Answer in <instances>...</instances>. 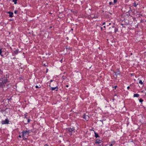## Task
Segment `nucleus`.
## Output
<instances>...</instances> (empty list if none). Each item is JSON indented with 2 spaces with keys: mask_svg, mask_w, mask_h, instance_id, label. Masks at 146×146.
Returning <instances> with one entry per match:
<instances>
[{
  "mask_svg": "<svg viewBox=\"0 0 146 146\" xmlns=\"http://www.w3.org/2000/svg\"><path fill=\"white\" fill-rule=\"evenodd\" d=\"M71 30H73V29H71Z\"/></svg>",
  "mask_w": 146,
  "mask_h": 146,
  "instance_id": "obj_37",
  "label": "nucleus"
},
{
  "mask_svg": "<svg viewBox=\"0 0 146 146\" xmlns=\"http://www.w3.org/2000/svg\"><path fill=\"white\" fill-rule=\"evenodd\" d=\"M130 88V87L129 86H128L127 87V89H129V88Z\"/></svg>",
  "mask_w": 146,
  "mask_h": 146,
  "instance_id": "obj_28",
  "label": "nucleus"
},
{
  "mask_svg": "<svg viewBox=\"0 0 146 146\" xmlns=\"http://www.w3.org/2000/svg\"><path fill=\"white\" fill-rule=\"evenodd\" d=\"M111 24V23H108V24H107V26H109V25H110Z\"/></svg>",
  "mask_w": 146,
  "mask_h": 146,
  "instance_id": "obj_19",
  "label": "nucleus"
},
{
  "mask_svg": "<svg viewBox=\"0 0 146 146\" xmlns=\"http://www.w3.org/2000/svg\"><path fill=\"white\" fill-rule=\"evenodd\" d=\"M17 0H13V1L14 2L15 4H16L17 3Z\"/></svg>",
  "mask_w": 146,
  "mask_h": 146,
  "instance_id": "obj_10",
  "label": "nucleus"
},
{
  "mask_svg": "<svg viewBox=\"0 0 146 146\" xmlns=\"http://www.w3.org/2000/svg\"><path fill=\"white\" fill-rule=\"evenodd\" d=\"M51 86H52V84H50L49 85V86L50 87H51V89L52 90H54L56 88L58 89V87H57V86L54 87H52Z\"/></svg>",
  "mask_w": 146,
  "mask_h": 146,
  "instance_id": "obj_6",
  "label": "nucleus"
},
{
  "mask_svg": "<svg viewBox=\"0 0 146 146\" xmlns=\"http://www.w3.org/2000/svg\"><path fill=\"white\" fill-rule=\"evenodd\" d=\"M35 87L36 88H40V87H39L37 85H36L35 86Z\"/></svg>",
  "mask_w": 146,
  "mask_h": 146,
  "instance_id": "obj_21",
  "label": "nucleus"
},
{
  "mask_svg": "<svg viewBox=\"0 0 146 146\" xmlns=\"http://www.w3.org/2000/svg\"><path fill=\"white\" fill-rule=\"evenodd\" d=\"M118 30V29H116V28H115V30H114V31L115 32V33H116Z\"/></svg>",
  "mask_w": 146,
  "mask_h": 146,
  "instance_id": "obj_17",
  "label": "nucleus"
},
{
  "mask_svg": "<svg viewBox=\"0 0 146 146\" xmlns=\"http://www.w3.org/2000/svg\"><path fill=\"white\" fill-rule=\"evenodd\" d=\"M19 137H20V138L21 137V135H19Z\"/></svg>",
  "mask_w": 146,
  "mask_h": 146,
  "instance_id": "obj_31",
  "label": "nucleus"
},
{
  "mask_svg": "<svg viewBox=\"0 0 146 146\" xmlns=\"http://www.w3.org/2000/svg\"><path fill=\"white\" fill-rule=\"evenodd\" d=\"M9 122V120L8 119H6L5 120L2 121V124H8Z\"/></svg>",
  "mask_w": 146,
  "mask_h": 146,
  "instance_id": "obj_4",
  "label": "nucleus"
},
{
  "mask_svg": "<svg viewBox=\"0 0 146 146\" xmlns=\"http://www.w3.org/2000/svg\"><path fill=\"white\" fill-rule=\"evenodd\" d=\"M110 146H112V144H110Z\"/></svg>",
  "mask_w": 146,
  "mask_h": 146,
  "instance_id": "obj_27",
  "label": "nucleus"
},
{
  "mask_svg": "<svg viewBox=\"0 0 146 146\" xmlns=\"http://www.w3.org/2000/svg\"><path fill=\"white\" fill-rule=\"evenodd\" d=\"M53 81V80H51L50 81V82H52Z\"/></svg>",
  "mask_w": 146,
  "mask_h": 146,
  "instance_id": "obj_30",
  "label": "nucleus"
},
{
  "mask_svg": "<svg viewBox=\"0 0 146 146\" xmlns=\"http://www.w3.org/2000/svg\"><path fill=\"white\" fill-rule=\"evenodd\" d=\"M139 101L141 102H142L143 101V100L141 99H140L139 100Z\"/></svg>",
  "mask_w": 146,
  "mask_h": 146,
  "instance_id": "obj_16",
  "label": "nucleus"
},
{
  "mask_svg": "<svg viewBox=\"0 0 146 146\" xmlns=\"http://www.w3.org/2000/svg\"><path fill=\"white\" fill-rule=\"evenodd\" d=\"M29 121H30V120L29 119H28V121H27L28 123H29Z\"/></svg>",
  "mask_w": 146,
  "mask_h": 146,
  "instance_id": "obj_26",
  "label": "nucleus"
},
{
  "mask_svg": "<svg viewBox=\"0 0 146 146\" xmlns=\"http://www.w3.org/2000/svg\"><path fill=\"white\" fill-rule=\"evenodd\" d=\"M66 86L67 87H68V85H66Z\"/></svg>",
  "mask_w": 146,
  "mask_h": 146,
  "instance_id": "obj_33",
  "label": "nucleus"
},
{
  "mask_svg": "<svg viewBox=\"0 0 146 146\" xmlns=\"http://www.w3.org/2000/svg\"><path fill=\"white\" fill-rule=\"evenodd\" d=\"M62 79H65V78H66V77H65V76H63L62 77Z\"/></svg>",
  "mask_w": 146,
  "mask_h": 146,
  "instance_id": "obj_20",
  "label": "nucleus"
},
{
  "mask_svg": "<svg viewBox=\"0 0 146 146\" xmlns=\"http://www.w3.org/2000/svg\"><path fill=\"white\" fill-rule=\"evenodd\" d=\"M31 132L30 130H26L23 131L22 134V136L23 139H26L27 138L25 137V136L27 135H29V133Z\"/></svg>",
  "mask_w": 146,
  "mask_h": 146,
  "instance_id": "obj_1",
  "label": "nucleus"
},
{
  "mask_svg": "<svg viewBox=\"0 0 146 146\" xmlns=\"http://www.w3.org/2000/svg\"><path fill=\"white\" fill-rule=\"evenodd\" d=\"M101 30L102 29V27H101Z\"/></svg>",
  "mask_w": 146,
  "mask_h": 146,
  "instance_id": "obj_36",
  "label": "nucleus"
},
{
  "mask_svg": "<svg viewBox=\"0 0 146 146\" xmlns=\"http://www.w3.org/2000/svg\"><path fill=\"white\" fill-rule=\"evenodd\" d=\"M102 141L100 139H96V140L95 143L96 144H100V143H101Z\"/></svg>",
  "mask_w": 146,
  "mask_h": 146,
  "instance_id": "obj_5",
  "label": "nucleus"
},
{
  "mask_svg": "<svg viewBox=\"0 0 146 146\" xmlns=\"http://www.w3.org/2000/svg\"><path fill=\"white\" fill-rule=\"evenodd\" d=\"M104 28H106V26H104Z\"/></svg>",
  "mask_w": 146,
  "mask_h": 146,
  "instance_id": "obj_35",
  "label": "nucleus"
},
{
  "mask_svg": "<svg viewBox=\"0 0 146 146\" xmlns=\"http://www.w3.org/2000/svg\"><path fill=\"white\" fill-rule=\"evenodd\" d=\"M117 2V0H114L113 3H115Z\"/></svg>",
  "mask_w": 146,
  "mask_h": 146,
  "instance_id": "obj_15",
  "label": "nucleus"
},
{
  "mask_svg": "<svg viewBox=\"0 0 146 146\" xmlns=\"http://www.w3.org/2000/svg\"><path fill=\"white\" fill-rule=\"evenodd\" d=\"M112 27L113 28H114V26H113Z\"/></svg>",
  "mask_w": 146,
  "mask_h": 146,
  "instance_id": "obj_34",
  "label": "nucleus"
},
{
  "mask_svg": "<svg viewBox=\"0 0 146 146\" xmlns=\"http://www.w3.org/2000/svg\"><path fill=\"white\" fill-rule=\"evenodd\" d=\"M109 5H113L114 4L112 2H110L109 3Z\"/></svg>",
  "mask_w": 146,
  "mask_h": 146,
  "instance_id": "obj_14",
  "label": "nucleus"
},
{
  "mask_svg": "<svg viewBox=\"0 0 146 146\" xmlns=\"http://www.w3.org/2000/svg\"><path fill=\"white\" fill-rule=\"evenodd\" d=\"M133 96L134 97H138L139 96V95L138 94H134Z\"/></svg>",
  "mask_w": 146,
  "mask_h": 146,
  "instance_id": "obj_9",
  "label": "nucleus"
},
{
  "mask_svg": "<svg viewBox=\"0 0 146 146\" xmlns=\"http://www.w3.org/2000/svg\"><path fill=\"white\" fill-rule=\"evenodd\" d=\"M66 131L68 132L69 133H70V134L72 135V131H74V130H75V128L74 127H72V128H68L66 129Z\"/></svg>",
  "mask_w": 146,
  "mask_h": 146,
  "instance_id": "obj_3",
  "label": "nucleus"
},
{
  "mask_svg": "<svg viewBox=\"0 0 146 146\" xmlns=\"http://www.w3.org/2000/svg\"><path fill=\"white\" fill-rule=\"evenodd\" d=\"M9 14V17H13V13L12 12H9L8 13Z\"/></svg>",
  "mask_w": 146,
  "mask_h": 146,
  "instance_id": "obj_7",
  "label": "nucleus"
},
{
  "mask_svg": "<svg viewBox=\"0 0 146 146\" xmlns=\"http://www.w3.org/2000/svg\"><path fill=\"white\" fill-rule=\"evenodd\" d=\"M19 51L17 50H16L15 51H14V52L15 54H17L18 53Z\"/></svg>",
  "mask_w": 146,
  "mask_h": 146,
  "instance_id": "obj_11",
  "label": "nucleus"
},
{
  "mask_svg": "<svg viewBox=\"0 0 146 146\" xmlns=\"http://www.w3.org/2000/svg\"><path fill=\"white\" fill-rule=\"evenodd\" d=\"M7 79H5L3 80V79L0 80V84H1L0 86L2 87L4 84H5L7 82Z\"/></svg>",
  "mask_w": 146,
  "mask_h": 146,
  "instance_id": "obj_2",
  "label": "nucleus"
},
{
  "mask_svg": "<svg viewBox=\"0 0 146 146\" xmlns=\"http://www.w3.org/2000/svg\"><path fill=\"white\" fill-rule=\"evenodd\" d=\"M117 86H115L113 88L115 89H116V88H117Z\"/></svg>",
  "mask_w": 146,
  "mask_h": 146,
  "instance_id": "obj_24",
  "label": "nucleus"
},
{
  "mask_svg": "<svg viewBox=\"0 0 146 146\" xmlns=\"http://www.w3.org/2000/svg\"><path fill=\"white\" fill-rule=\"evenodd\" d=\"M53 83L54 84H56V81H54V82H53Z\"/></svg>",
  "mask_w": 146,
  "mask_h": 146,
  "instance_id": "obj_23",
  "label": "nucleus"
},
{
  "mask_svg": "<svg viewBox=\"0 0 146 146\" xmlns=\"http://www.w3.org/2000/svg\"><path fill=\"white\" fill-rule=\"evenodd\" d=\"M2 52V50L1 49H0V55L1 56H3V55H2V54H1Z\"/></svg>",
  "mask_w": 146,
  "mask_h": 146,
  "instance_id": "obj_13",
  "label": "nucleus"
},
{
  "mask_svg": "<svg viewBox=\"0 0 146 146\" xmlns=\"http://www.w3.org/2000/svg\"><path fill=\"white\" fill-rule=\"evenodd\" d=\"M133 6L135 7H136V6H137V5L136 4V3H134V5H133Z\"/></svg>",
  "mask_w": 146,
  "mask_h": 146,
  "instance_id": "obj_18",
  "label": "nucleus"
},
{
  "mask_svg": "<svg viewBox=\"0 0 146 146\" xmlns=\"http://www.w3.org/2000/svg\"><path fill=\"white\" fill-rule=\"evenodd\" d=\"M18 12V11H14V13L15 14H16Z\"/></svg>",
  "mask_w": 146,
  "mask_h": 146,
  "instance_id": "obj_22",
  "label": "nucleus"
},
{
  "mask_svg": "<svg viewBox=\"0 0 146 146\" xmlns=\"http://www.w3.org/2000/svg\"><path fill=\"white\" fill-rule=\"evenodd\" d=\"M105 22H104L103 23V25H104L105 24Z\"/></svg>",
  "mask_w": 146,
  "mask_h": 146,
  "instance_id": "obj_29",
  "label": "nucleus"
},
{
  "mask_svg": "<svg viewBox=\"0 0 146 146\" xmlns=\"http://www.w3.org/2000/svg\"><path fill=\"white\" fill-rule=\"evenodd\" d=\"M94 134L95 137H96V138H97V137H99L98 134L95 132H94Z\"/></svg>",
  "mask_w": 146,
  "mask_h": 146,
  "instance_id": "obj_8",
  "label": "nucleus"
},
{
  "mask_svg": "<svg viewBox=\"0 0 146 146\" xmlns=\"http://www.w3.org/2000/svg\"><path fill=\"white\" fill-rule=\"evenodd\" d=\"M44 146H48V145H47V144H46V145H44Z\"/></svg>",
  "mask_w": 146,
  "mask_h": 146,
  "instance_id": "obj_32",
  "label": "nucleus"
},
{
  "mask_svg": "<svg viewBox=\"0 0 146 146\" xmlns=\"http://www.w3.org/2000/svg\"><path fill=\"white\" fill-rule=\"evenodd\" d=\"M62 60H63V59H61V60L60 61V62L62 63Z\"/></svg>",
  "mask_w": 146,
  "mask_h": 146,
  "instance_id": "obj_25",
  "label": "nucleus"
},
{
  "mask_svg": "<svg viewBox=\"0 0 146 146\" xmlns=\"http://www.w3.org/2000/svg\"><path fill=\"white\" fill-rule=\"evenodd\" d=\"M139 83L141 84H143V82H142V81L141 80H140L139 82Z\"/></svg>",
  "mask_w": 146,
  "mask_h": 146,
  "instance_id": "obj_12",
  "label": "nucleus"
}]
</instances>
